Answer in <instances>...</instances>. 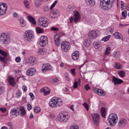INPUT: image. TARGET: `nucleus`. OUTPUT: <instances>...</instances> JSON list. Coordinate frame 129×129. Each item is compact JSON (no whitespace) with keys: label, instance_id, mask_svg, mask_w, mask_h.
<instances>
[{"label":"nucleus","instance_id":"obj_1","mask_svg":"<svg viewBox=\"0 0 129 129\" xmlns=\"http://www.w3.org/2000/svg\"><path fill=\"white\" fill-rule=\"evenodd\" d=\"M115 0H100V5L104 10H108L113 5Z\"/></svg>","mask_w":129,"mask_h":129},{"label":"nucleus","instance_id":"obj_2","mask_svg":"<svg viewBox=\"0 0 129 129\" xmlns=\"http://www.w3.org/2000/svg\"><path fill=\"white\" fill-rule=\"evenodd\" d=\"M62 100L56 97L52 98L49 103L50 106L52 108H54L57 106L60 107L62 105Z\"/></svg>","mask_w":129,"mask_h":129},{"label":"nucleus","instance_id":"obj_3","mask_svg":"<svg viewBox=\"0 0 129 129\" xmlns=\"http://www.w3.org/2000/svg\"><path fill=\"white\" fill-rule=\"evenodd\" d=\"M118 119L117 115L114 113L110 114L107 118V120L108 121L110 125L112 126H114L115 125Z\"/></svg>","mask_w":129,"mask_h":129},{"label":"nucleus","instance_id":"obj_4","mask_svg":"<svg viewBox=\"0 0 129 129\" xmlns=\"http://www.w3.org/2000/svg\"><path fill=\"white\" fill-rule=\"evenodd\" d=\"M69 114L68 112H62L58 116V120L61 122H65L68 121L69 118Z\"/></svg>","mask_w":129,"mask_h":129},{"label":"nucleus","instance_id":"obj_5","mask_svg":"<svg viewBox=\"0 0 129 129\" xmlns=\"http://www.w3.org/2000/svg\"><path fill=\"white\" fill-rule=\"evenodd\" d=\"M34 36L33 33L28 30L25 31L24 34V39L25 42H29L34 38Z\"/></svg>","mask_w":129,"mask_h":129},{"label":"nucleus","instance_id":"obj_6","mask_svg":"<svg viewBox=\"0 0 129 129\" xmlns=\"http://www.w3.org/2000/svg\"><path fill=\"white\" fill-rule=\"evenodd\" d=\"M61 46L62 50L66 52H68L71 47L70 43L66 41L62 42Z\"/></svg>","mask_w":129,"mask_h":129},{"label":"nucleus","instance_id":"obj_7","mask_svg":"<svg viewBox=\"0 0 129 129\" xmlns=\"http://www.w3.org/2000/svg\"><path fill=\"white\" fill-rule=\"evenodd\" d=\"M40 44L42 47H44L48 43V38L45 36H41L40 38Z\"/></svg>","mask_w":129,"mask_h":129},{"label":"nucleus","instance_id":"obj_8","mask_svg":"<svg viewBox=\"0 0 129 129\" xmlns=\"http://www.w3.org/2000/svg\"><path fill=\"white\" fill-rule=\"evenodd\" d=\"M9 39V37L5 33H2L0 35V42L2 43L6 44Z\"/></svg>","mask_w":129,"mask_h":129},{"label":"nucleus","instance_id":"obj_9","mask_svg":"<svg viewBox=\"0 0 129 129\" xmlns=\"http://www.w3.org/2000/svg\"><path fill=\"white\" fill-rule=\"evenodd\" d=\"M91 116L94 124L96 125H98L99 124L100 115L97 114H91Z\"/></svg>","mask_w":129,"mask_h":129},{"label":"nucleus","instance_id":"obj_10","mask_svg":"<svg viewBox=\"0 0 129 129\" xmlns=\"http://www.w3.org/2000/svg\"><path fill=\"white\" fill-rule=\"evenodd\" d=\"M7 7V5L5 3L0 4V15H3L5 13Z\"/></svg>","mask_w":129,"mask_h":129},{"label":"nucleus","instance_id":"obj_11","mask_svg":"<svg viewBox=\"0 0 129 129\" xmlns=\"http://www.w3.org/2000/svg\"><path fill=\"white\" fill-rule=\"evenodd\" d=\"M37 61V58L34 57H30L29 59L27 60L26 63L29 66L33 65L36 63Z\"/></svg>","mask_w":129,"mask_h":129},{"label":"nucleus","instance_id":"obj_12","mask_svg":"<svg viewBox=\"0 0 129 129\" xmlns=\"http://www.w3.org/2000/svg\"><path fill=\"white\" fill-rule=\"evenodd\" d=\"M112 82L114 83V85H118L122 83L123 80L117 78L115 76L112 77Z\"/></svg>","mask_w":129,"mask_h":129},{"label":"nucleus","instance_id":"obj_13","mask_svg":"<svg viewBox=\"0 0 129 129\" xmlns=\"http://www.w3.org/2000/svg\"><path fill=\"white\" fill-rule=\"evenodd\" d=\"M98 34L96 31L92 30L90 31L88 34V36L92 39L95 38L98 36Z\"/></svg>","mask_w":129,"mask_h":129},{"label":"nucleus","instance_id":"obj_14","mask_svg":"<svg viewBox=\"0 0 129 129\" xmlns=\"http://www.w3.org/2000/svg\"><path fill=\"white\" fill-rule=\"evenodd\" d=\"M61 37L59 35L57 34L55 35L54 38V40L55 42L56 45L59 46L60 44V38Z\"/></svg>","mask_w":129,"mask_h":129},{"label":"nucleus","instance_id":"obj_15","mask_svg":"<svg viewBox=\"0 0 129 129\" xmlns=\"http://www.w3.org/2000/svg\"><path fill=\"white\" fill-rule=\"evenodd\" d=\"M51 12V14L52 15L51 17L52 18H54L57 17L59 15V12L58 10L56 9H54L52 10Z\"/></svg>","mask_w":129,"mask_h":129},{"label":"nucleus","instance_id":"obj_16","mask_svg":"<svg viewBox=\"0 0 129 129\" xmlns=\"http://www.w3.org/2000/svg\"><path fill=\"white\" fill-rule=\"evenodd\" d=\"M52 67L48 63L46 64L44 66L42 67V71L45 72L46 71H49L51 70Z\"/></svg>","mask_w":129,"mask_h":129},{"label":"nucleus","instance_id":"obj_17","mask_svg":"<svg viewBox=\"0 0 129 129\" xmlns=\"http://www.w3.org/2000/svg\"><path fill=\"white\" fill-rule=\"evenodd\" d=\"M74 22H76L80 19L79 12L77 10L74 11Z\"/></svg>","mask_w":129,"mask_h":129},{"label":"nucleus","instance_id":"obj_18","mask_svg":"<svg viewBox=\"0 0 129 129\" xmlns=\"http://www.w3.org/2000/svg\"><path fill=\"white\" fill-rule=\"evenodd\" d=\"M36 72V70L34 68H31L28 70L26 72V74L29 76L34 75Z\"/></svg>","mask_w":129,"mask_h":129},{"label":"nucleus","instance_id":"obj_19","mask_svg":"<svg viewBox=\"0 0 129 129\" xmlns=\"http://www.w3.org/2000/svg\"><path fill=\"white\" fill-rule=\"evenodd\" d=\"M10 113L12 115L18 116L20 114L19 109L15 108L12 109L11 110Z\"/></svg>","mask_w":129,"mask_h":129},{"label":"nucleus","instance_id":"obj_20","mask_svg":"<svg viewBox=\"0 0 129 129\" xmlns=\"http://www.w3.org/2000/svg\"><path fill=\"white\" fill-rule=\"evenodd\" d=\"M94 92L97 93L98 95L102 96H105L106 93L100 89L98 88H95L94 89Z\"/></svg>","mask_w":129,"mask_h":129},{"label":"nucleus","instance_id":"obj_21","mask_svg":"<svg viewBox=\"0 0 129 129\" xmlns=\"http://www.w3.org/2000/svg\"><path fill=\"white\" fill-rule=\"evenodd\" d=\"M41 90L42 92H44V94L45 96H46L50 92V89L47 87H45L42 88Z\"/></svg>","mask_w":129,"mask_h":129},{"label":"nucleus","instance_id":"obj_22","mask_svg":"<svg viewBox=\"0 0 129 129\" xmlns=\"http://www.w3.org/2000/svg\"><path fill=\"white\" fill-rule=\"evenodd\" d=\"M79 52L78 51H75L72 54V59L74 60H76L79 58Z\"/></svg>","mask_w":129,"mask_h":129},{"label":"nucleus","instance_id":"obj_23","mask_svg":"<svg viewBox=\"0 0 129 129\" xmlns=\"http://www.w3.org/2000/svg\"><path fill=\"white\" fill-rule=\"evenodd\" d=\"M126 121L123 118L121 119L119 121L118 123V125L120 126H124L126 123Z\"/></svg>","mask_w":129,"mask_h":129},{"label":"nucleus","instance_id":"obj_24","mask_svg":"<svg viewBox=\"0 0 129 129\" xmlns=\"http://www.w3.org/2000/svg\"><path fill=\"white\" fill-rule=\"evenodd\" d=\"M8 81L10 85L12 86H14L15 85V80L13 77H10L8 79Z\"/></svg>","mask_w":129,"mask_h":129},{"label":"nucleus","instance_id":"obj_25","mask_svg":"<svg viewBox=\"0 0 129 129\" xmlns=\"http://www.w3.org/2000/svg\"><path fill=\"white\" fill-rule=\"evenodd\" d=\"M93 45L95 49L97 50H99L101 48V43L99 42L94 41L93 43Z\"/></svg>","mask_w":129,"mask_h":129},{"label":"nucleus","instance_id":"obj_26","mask_svg":"<svg viewBox=\"0 0 129 129\" xmlns=\"http://www.w3.org/2000/svg\"><path fill=\"white\" fill-rule=\"evenodd\" d=\"M45 22V20H44V17H41L39 18L38 20V25L40 26H43V24L44 22Z\"/></svg>","mask_w":129,"mask_h":129},{"label":"nucleus","instance_id":"obj_27","mask_svg":"<svg viewBox=\"0 0 129 129\" xmlns=\"http://www.w3.org/2000/svg\"><path fill=\"white\" fill-rule=\"evenodd\" d=\"M27 18L30 22L33 24L35 25L36 23V21L35 19L30 16H28Z\"/></svg>","mask_w":129,"mask_h":129},{"label":"nucleus","instance_id":"obj_28","mask_svg":"<svg viewBox=\"0 0 129 129\" xmlns=\"http://www.w3.org/2000/svg\"><path fill=\"white\" fill-rule=\"evenodd\" d=\"M19 111L20 112V116L22 117L25 116L26 114V113L24 108L21 107L19 109Z\"/></svg>","mask_w":129,"mask_h":129},{"label":"nucleus","instance_id":"obj_29","mask_svg":"<svg viewBox=\"0 0 129 129\" xmlns=\"http://www.w3.org/2000/svg\"><path fill=\"white\" fill-rule=\"evenodd\" d=\"M101 115L103 118H105L106 115V109L105 108L102 107L101 109Z\"/></svg>","mask_w":129,"mask_h":129},{"label":"nucleus","instance_id":"obj_30","mask_svg":"<svg viewBox=\"0 0 129 129\" xmlns=\"http://www.w3.org/2000/svg\"><path fill=\"white\" fill-rule=\"evenodd\" d=\"M86 3L88 4L89 3V5L91 6L94 5L95 4V1L93 0H85Z\"/></svg>","mask_w":129,"mask_h":129},{"label":"nucleus","instance_id":"obj_31","mask_svg":"<svg viewBox=\"0 0 129 129\" xmlns=\"http://www.w3.org/2000/svg\"><path fill=\"white\" fill-rule=\"evenodd\" d=\"M117 73L119 76L122 78H123L125 75V73L123 71L119 70L117 71Z\"/></svg>","mask_w":129,"mask_h":129},{"label":"nucleus","instance_id":"obj_32","mask_svg":"<svg viewBox=\"0 0 129 129\" xmlns=\"http://www.w3.org/2000/svg\"><path fill=\"white\" fill-rule=\"evenodd\" d=\"M113 35L115 38L118 39H121V38L122 37V35L121 33L118 32L114 33L113 34Z\"/></svg>","mask_w":129,"mask_h":129},{"label":"nucleus","instance_id":"obj_33","mask_svg":"<svg viewBox=\"0 0 129 129\" xmlns=\"http://www.w3.org/2000/svg\"><path fill=\"white\" fill-rule=\"evenodd\" d=\"M114 67L117 69H120L122 68V66L120 63L115 62Z\"/></svg>","mask_w":129,"mask_h":129},{"label":"nucleus","instance_id":"obj_34","mask_svg":"<svg viewBox=\"0 0 129 129\" xmlns=\"http://www.w3.org/2000/svg\"><path fill=\"white\" fill-rule=\"evenodd\" d=\"M113 30V28H108L106 30V33L107 34H112Z\"/></svg>","mask_w":129,"mask_h":129},{"label":"nucleus","instance_id":"obj_35","mask_svg":"<svg viewBox=\"0 0 129 129\" xmlns=\"http://www.w3.org/2000/svg\"><path fill=\"white\" fill-rule=\"evenodd\" d=\"M0 53L3 56L5 57H6L8 55L7 52L4 51L0 49Z\"/></svg>","mask_w":129,"mask_h":129},{"label":"nucleus","instance_id":"obj_36","mask_svg":"<svg viewBox=\"0 0 129 129\" xmlns=\"http://www.w3.org/2000/svg\"><path fill=\"white\" fill-rule=\"evenodd\" d=\"M25 6L28 9H29L30 6L29 2L26 0H25L23 2Z\"/></svg>","mask_w":129,"mask_h":129},{"label":"nucleus","instance_id":"obj_37","mask_svg":"<svg viewBox=\"0 0 129 129\" xmlns=\"http://www.w3.org/2000/svg\"><path fill=\"white\" fill-rule=\"evenodd\" d=\"M36 30L37 33H42L43 30V29L40 27H37L36 28Z\"/></svg>","mask_w":129,"mask_h":129},{"label":"nucleus","instance_id":"obj_38","mask_svg":"<svg viewBox=\"0 0 129 129\" xmlns=\"http://www.w3.org/2000/svg\"><path fill=\"white\" fill-rule=\"evenodd\" d=\"M41 109L38 106H36L34 108V112L35 113H38L40 112Z\"/></svg>","mask_w":129,"mask_h":129},{"label":"nucleus","instance_id":"obj_39","mask_svg":"<svg viewBox=\"0 0 129 129\" xmlns=\"http://www.w3.org/2000/svg\"><path fill=\"white\" fill-rule=\"evenodd\" d=\"M45 52V50L44 49L41 48L39 49L38 53L41 55H44Z\"/></svg>","mask_w":129,"mask_h":129},{"label":"nucleus","instance_id":"obj_40","mask_svg":"<svg viewBox=\"0 0 129 129\" xmlns=\"http://www.w3.org/2000/svg\"><path fill=\"white\" fill-rule=\"evenodd\" d=\"M42 0H35V3L36 5L39 6L42 4Z\"/></svg>","mask_w":129,"mask_h":129},{"label":"nucleus","instance_id":"obj_41","mask_svg":"<svg viewBox=\"0 0 129 129\" xmlns=\"http://www.w3.org/2000/svg\"><path fill=\"white\" fill-rule=\"evenodd\" d=\"M5 91V87L0 85V95L2 94Z\"/></svg>","mask_w":129,"mask_h":129},{"label":"nucleus","instance_id":"obj_42","mask_svg":"<svg viewBox=\"0 0 129 129\" xmlns=\"http://www.w3.org/2000/svg\"><path fill=\"white\" fill-rule=\"evenodd\" d=\"M110 37V35H108L103 38L102 40L105 42H106L109 40Z\"/></svg>","mask_w":129,"mask_h":129},{"label":"nucleus","instance_id":"obj_43","mask_svg":"<svg viewBox=\"0 0 129 129\" xmlns=\"http://www.w3.org/2000/svg\"><path fill=\"white\" fill-rule=\"evenodd\" d=\"M45 22H44L43 24V26L44 27H46L48 26V25L50 23V21L49 20H45Z\"/></svg>","mask_w":129,"mask_h":129},{"label":"nucleus","instance_id":"obj_44","mask_svg":"<svg viewBox=\"0 0 129 129\" xmlns=\"http://www.w3.org/2000/svg\"><path fill=\"white\" fill-rule=\"evenodd\" d=\"M90 41H88V39H86L85 40V42L84 43V44L85 46L88 47L89 46L90 44Z\"/></svg>","mask_w":129,"mask_h":129},{"label":"nucleus","instance_id":"obj_45","mask_svg":"<svg viewBox=\"0 0 129 129\" xmlns=\"http://www.w3.org/2000/svg\"><path fill=\"white\" fill-rule=\"evenodd\" d=\"M6 58V57H2L0 56V60L1 62L6 63V61L5 60Z\"/></svg>","mask_w":129,"mask_h":129},{"label":"nucleus","instance_id":"obj_46","mask_svg":"<svg viewBox=\"0 0 129 129\" xmlns=\"http://www.w3.org/2000/svg\"><path fill=\"white\" fill-rule=\"evenodd\" d=\"M83 105L86 108L87 111H88L89 108V107L88 105L86 103H84L83 104Z\"/></svg>","mask_w":129,"mask_h":129},{"label":"nucleus","instance_id":"obj_47","mask_svg":"<svg viewBox=\"0 0 129 129\" xmlns=\"http://www.w3.org/2000/svg\"><path fill=\"white\" fill-rule=\"evenodd\" d=\"M119 55V52L117 51L114 53L113 54V57L114 58H116L118 57Z\"/></svg>","mask_w":129,"mask_h":129},{"label":"nucleus","instance_id":"obj_48","mask_svg":"<svg viewBox=\"0 0 129 129\" xmlns=\"http://www.w3.org/2000/svg\"><path fill=\"white\" fill-rule=\"evenodd\" d=\"M70 129H79V128L78 126L74 124L71 127Z\"/></svg>","mask_w":129,"mask_h":129},{"label":"nucleus","instance_id":"obj_49","mask_svg":"<svg viewBox=\"0 0 129 129\" xmlns=\"http://www.w3.org/2000/svg\"><path fill=\"white\" fill-rule=\"evenodd\" d=\"M57 1H55L50 7V10H51L55 6V5L57 4Z\"/></svg>","mask_w":129,"mask_h":129},{"label":"nucleus","instance_id":"obj_50","mask_svg":"<svg viewBox=\"0 0 129 129\" xmlns=\"http://www.w3.org/2000/svg\"><path fill=\"white\" fill-rule=\"evenodd\" d=\"M122 15L123 17H125L127 15L126 12L124 10L122 12Z\"/></svg>","mask_w":129,"mask_h":129},{"label":"nucleus","instance_id":"obj_51","mask_svg":"<svg viewBox=\"0 0 129 129\" xmlns=\"http://www.w3.org/2000/svg\"><path fill=\"white\" fill-rule=\"evenodd\" d=\"M44 11L46 12L49 10V8L47 6H46L44 7L43 8Z\"/></svg>","mask_w":129,"mask_h":129},{"label":"nucleus","instance_id":"obj_52","mask_svg":"<svg viewBox=\"0 0 129 129\" xmlns=\"http://www.w3.org/2000/svg\"><path fill=\"white\" fill-rule=\"evenodd\" d=\"M20 23L21 26L22 27L26 25V22L24 20L23 21H22V22H21Z\"/></svg>","mask_w":129,"mask_h":129},{"label":"nucleus","instance_id":"obj_53","mask_svg":"<svg viewBox=\"0 0 129 129\" xmlns=\"http://www.w3.org/2000/svg\"><path fill=\"white\" fill-rule=\"evenodd\" d=\"M78 83L76 81H75L74 83V85L73 86V88H77L78 86Z\"/></svg>","mask_w":129,"mask_h":129},{"label":"nucleus","instance_id":"obj_54","mask_svg":"<svg viewBox=\"0 0 129 129\" xmlns=\"http://www.w3.org/2000/svg\"><path fill=\"white\" fill-rule=\"evenodd\" d=\"M51 30L54 31H57L58 30V29L57 27H51Z\"/></svg>","mask_w":129,"mask_h":129},{"label":"nucleus","instance_id":"obj_55","mask_svg":"<svg viewBox=\"0 0 129 129\" xmlns=\"http://www.w3.org/2000/svg\"><path fill=\"white\" fill-rule=\"evenodd\" d=\"M21 60V58L19 57H17L15 58V61L17 62H20Z\"/></svg>","mask_w":129,"mask_h":129},{"label":"nucleus","instance_id":"obj_56","mask_svg":"<svg viewBox=\"0 0 129 129\" xmlns=\"http://www.w3.org/2000/svg\"><path fill=\"white\" fill-rule=\"evenodd\" d=\"M18 19L20 21V23L21 22H22V21H24L23 18L21 17H18Z\"/></svg>","mask_w":129,"mask_h":129},{"label":"nucleus","instance_id":"obj_57","mask_svg":"<svg viewBox=\"0 0 129 129\" xmlns=\"http://www.w3.org/2000/svg\"><path fill=\"white\" fill-rule=\"evenodd\" d=\"M0 110L2 112L4 113L6 111V109L5 108H0Z\"/></svg>","mask_w":129,"mask_h":129},{"label":"nucleus","instance_id":"obj_58","mask_svg":"<svg viewBox=\"0 0 129 129\" xmlns=\"http://www.w3.org/2000/svg\"><path fill=\"white\" fill-rule=\"evenodd\" d=\"M27 109L28 110H31L32 109V106L30 105V104H27Z\"/></svg>","mask_w":129,"mask_h":129},{"label":"nucleus","instance_id":"obj_59","mask_svg":"<svg viewBox=\"0 0 129 129\" xmlns=\"http://www.w3.org/2000/svg\"><path fill=\"white\" fill-rule=\"evenodd\" d=\"M84 88L86 90H88L90 89V87L88 84L86 85L85 86Z\"/></svg>","mask_w":129,"mask_h":129},{"label":"nucleus","instance_id":"obj_60","mask_svg":"<svg viewBox=\"0 0 129 129\" xmlns=\"http://www.w3.org/2000/svg\"><path fill=\"white\" fill-rule=\"evenodd\" d=\"M22 88L24 92H26L27 91V87L25 85L23 86Z\"/></svg>","mask_w":129,"mask_h":129},{"label":"nucleus","instance_id":"obj_61","mask_svg":"<svg viewBox=\"0 0 129 129\" xmlns=\"http://www.w3.org/2000/svg\"><path fill=\"white\" fill-rule=\"evenodd\" d=\"M53 80L54 82H57L59 81L58 79L56 77L53 78Z\"/></svg>","mask_w":129,"mask_h":129},{"label":"nucleus","instance_id":"obj_62","mask_svg":"<svg viewBox=\"0 0 129 129\" xmlns=\"http://www.w3.org/2000/svg\"><path fill=\"white\" fill-rule=\"evenodd\" d=\"M75 69H72L71 70V73L74 75H75Z\"/></svg>","mask_w":129,"mask_h":129},{"label":"nucleus","instance_id":"obj_63","mask_svg":"<svg viewBox=\"0 0 129 129\" xmlns=\"http://www.w3.org/2000/svg\"><path fill=\"white\" fill-rule=\"evenodd\" d=\"M13 15L14 17H16L17 16V14L16 12H14L13 14Z\"/></svg>","mask_w":129,"mask_h":129},{"label":"nucleus","instance_id":"obj_64","mask_svg":"<svg viewBox=\"0 0 129 129\" xmlns=\"http://www.w3.org/2000/svg\"><path fill=\"white\" fill-rule=\"evenodd\" d=\"M65 79L67 81H70V79L69 78V76H67L65 77Z\"/></svg>","mask_w":129,"mask_h":129}]
</instances>
